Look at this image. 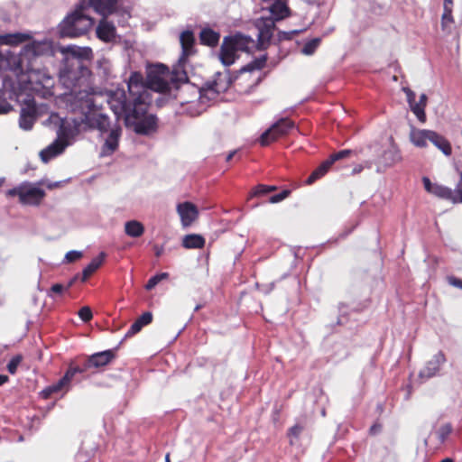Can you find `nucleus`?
Masks as SVG:
<instances>
[{
	"instance_id": "f257e3e1",
	"label": "nucleus",
	"mask_w": 462,
	"mask_h": 462,
	"mask_svg": "<svg viewBox=\"0 0 462 462\" xmlns=\"http://www.w3.org/2000/svg\"><path fill=\"white\" fill-rule=\"evenodd\" d=\"M49 51L46 42L34 41L23 48L19 57V66L23 71L19 79L21 88L42 98L53 96L55 84L53 77L39 62V58Z\"/></svg>"
},
{
	"instance_id": "f03ea898",
	"label": "nucleus",
	"mask_w": 462,
	"mask_h": 462,
	"mask_svg": "<svg viewBox=\"0 0 462 462\" xmlns=\"http://www.w3.org/2000/svg\"><path fill=\"white\" fill-rule=\"evenodd\" d=\"M129 101L133 105L134 118H140L152 102L151 90L141 72H132L127 82Z\"/></svg>"
},
{
	"instance_id": "7ed1b4c3",
	"label": "nucleus",
	"mask_w": 462,
	"mask_h": 462,
	"mask_svg": "<svg viewBox=\"0 0 462 462\" xmlns=\"http://www.w3.org/2000/svg\"><path fill=\"white\" fill-rule=\"evenodd\" d=\"M87 6L84 3L77 6L59 25L60 37L75 38L88 32L94 24V19L85 14Z\"/></svg>"
},
{
	"instance_id": "20e7f679",
	"label": "nucleus",
	"mask_w": 462,
	"mask_h": 462,
	"mask_svg": "<svg viewBox=\"0 0 462 462\" xmlns=\"http://www.w3.org/2000/svg\"><path fill=\"white\" fill-rule=\"evenodd\" d=\"M90 358L88 356L81 365H74L71 363L66 371L65 374L55 383L44 388L41 392V396L42 399H49L52 394L60 393L62 390H68L69 384L75 376L76 374H83L88 372V370L94 368L93 365L89 363Z\"/></svg>"
},
{
	"instance_id": "39448f33",
	"label": "nucleus",
	"mask_w": 462,
	"mask_h": 462,
	"mask_svg": "<svg viewBox=\"0 0 462 462\" xmlns=\"http://www.w3.org/2000/svg\"><path fill=\"white\" fill-rule=\"evenodd\" d=\"M248 40L241 34L226 36L223 39L219 60L224 66H231L239 57L237 52L247 49Z\"/></svg>"
},
{
	"instance_id": "423d86ee",
	"label": "nucleus",
	"mask_w": 462,
	"mask_h": 462,
	"mask_svg": "<svg viewBox=\"0 0 462 462\" xmlns=\"http://www.w3.org/2000/svg\"><path fill=\"white\" fill-rule=\"evenodd\" d=\"M7 197H18L19 202L24 206H39L46 196L44 189L25 181L6 191Z\"/></svg>"
},
{
	"instance_id": "0eeeda50",
	"label": "nucleus",
	"mask_w": 462,
	"mask_h": 462,
	"mask_svg": "<svg viewBox=\"0 0 462 462\" xmlns=\"http://www.w3.org/2000/svg\"><path fill=\"white\" fill-rule=\"evenodd\" d=\"M169 78V68L163 64H155L148 67L145 80L150 90L167 93L171 89Z\"/></svg>"
},
{
	"instance_id": "6e6552de",
	"label": "nucleus",
	"mask_w": 462,
	"mask_h": 462,
	"mask_svg": "<svg viewBox=\"0 0 462 462\" xmlns=\"http://www.w3.org/2000/svg\"><path fill=\"white\" fill-rule=\"evenodd\" d=\"M422 183L427 192L453 203H462V171L460 172V180L454 190L446 186L432 183L428 177L422 178Z\"/></svg>"
},
{
	"instance_id": "1a4fd4ad",
	"label": "nucleus",
	"mask_w": 462,
	"mask_h": 462,
	"mask_svg": "<svg viewBox=\"0 0 462 462\" xmlns=\"http://www.w3.org/2000/svg\"><path fill=\"white\" fill-rule=\"evenodd\" d=\"M295 124L292 120L285 117L281 118L273 124L268 130L263 132L260 136V143L262 146H267L271 143L275 142L281 137L287 135Z\"/></svg>"
},
{
	"instance_id": "9d476101",
	"label": "nucleus",
	"mask_w": 462,
	"mask_h": 462,
	"mask_svg": "<svg viewBox=\"0 0 462 462\" xmlns=\"http://www.w3.org/2000/svg\"><path fill=\"white\" fill-rule=\"evenodd\" d=\"M82 123L90 130H97L100 134L108 133L114 127V121L101 112L92 110L84 115Z\"/></svg>"
},
{
	"instance_id": "9b49d317",
	"label": "nucleus",
	"mask_w": 462,
	"mask_h": 462,
	"mask_svg": "<svg viewBox=\"0 0 462 462\" xmlns=\"http://www.w3.org/2000/svg\"><path fill=\"white\" fill-rule=\"evenodd\" d=\"M109 104L116 114L115 119H117V122H119V117L122 115L127 120L134 118V113L132 112L133 105L126 99L125 92H122L118 97H112Z\"/></svg>"
},
{
	"instance_id": "f8f14e48",
	"label": "nucleus",
	"mask_w": 462,
	"mask_h": 462,
	"mask_svg": "<svg viewBox=\"0 0 462 462\" xmlns=\"http://www.w3.org/2000/svg\"><path fill=\"white\" fill-rule=\"evenodd\" d=\"M121 135L122 126L119 122H117V119H115L114 127L108 131V135L102 146L103 155H111L117 150Z\"/></svg>"
},
{
	"instance_id": "ddd939ff",
	"label": "nucleus",
	"mask_w": 462,
	"mask_h": 462,
	"mask_svg": "<svg viewBox=\"0 0 462 462\" xmlns=\"http://www.w3.org/2000/svg\"><path fill=\"white\" fill-rule=\"evenodd\" d=\"M37 108L35 106V102L29 101L26 103L24 107H22L20 118H19V125L23 130H31L37 119Z\"/></svg>"
},
{
	"instance_id": "4468645a",
	"label": "nucleus",
	"mask_w": 462,
	"mask_h": 462,
	"mask_svg": "<svg viewBox=\"0 0 462 462\" xmlns=\"http://www.w3.org/2000/svg\"><path fill=\"white\" fill-rule=\"evenodd\" d=\"M84 4L87 8H93L103 18L114 14L117 8V0H88L87 4Z\"/></svg>"
},
{
	"instance_id": "2eb2a0df",
	"label": "nucleus",
	"mask_w": 462,
	"mask_h": 462,
	"mask_svg": "<svg viewBox=\"0 0 462 462\" xmlns=\"http://www.w3.org/2000/svg\"><path fill=\"white\" fill-rule=\"evenodd\" d=\"M177 211L184 226H190L199 217L197 207L189 201L180 203L177 206Z\"/></svg>"
},
{
	"instance_id": "dca6fc26",
	"label": "nucleus",
	"mask_w": 462,
	"mask_h": 462,
	"mask_svg": "<svg viewBox=\"0 0 462 462\" xmlns=\"http://www.w3.org/2000/svg\"><path fill=\"white\" fill-rule=\"evenodd\" d=\"M258 42L261 46H265L270 43L275 29V22L273 18H263L258 23Z\"/></svg>"
},
{
	"instance_id": "f3484780",
	"label": "nucleus",
	"mask_w": 462,
	"mask_h": 462,
	"mask_svg": "<svg viewBox=\"0 0 462 462\" xmlns=\"http://www.w3.org/2000/svg\"><path fill=\"white\" fill-rule=\"evenodd\" d=\"M180 42L181 45V55L179 59L180 63H186L188 58L192 55L194 51L195 37L191 31H184L180 33Z\"/></svg>"
},
{
	"instance_id": "a211bd4d",
	"label": "nucleus",
	"mask_w": 462,
	"mask_h": 462,
	"mask_svg": "<svg viewBox=\"0 0 462 462\" xmlns=\"http://www.w3.org/2000/svg\"><path fill=\"white\" fill-rule=\"evenodd\" d=\"M97 37L105 42H110L115 40L116 36V29L112 22H108L106 17L102 18L96 30Z\"/></svg>"
},
{
	"instance_id": "6ab92c4d",
	"label": "nucleus",
	"mask_w": 462,
	"mask_h": 462,
	"mask_svg": "<svg viewBox=\"0 0 462 462\" xmlns=\"http://www.w3.org/2000/svg\"><path fill=\"white\" fill-rule=\"evenodd\" d=\"M453 6V0L443 1V14L441 15L440 26L441 30L448 34L452 32V25L455 23Z\"/></svg>"
},
{
	"instance_id": "aec40b11",
	"label": "nucleus",
	"mask_w": 462,
	"mask_h": 462,
	"mask_svg": "<svg viewBox=\"0 0 462 462\" xmlns=\"http://www.w3.org/2000/svg\"><path fill=\"white\" fill-rule=\"evenodd\" d=\"M68 145L69 142H64L56 139L52 143H51L49 146H47L40 152L42 161L44 162H48L52 158L62 153Z\"/></svg>"
},
{
	"instance_id": "412c9836",
	"label": "nucleus",
	"mask_w": 462,
	"mask_h": 462,
	"mask_svg": "<svg viewBox=\"0 0 462 462\" xmlns=\"http://www.w3.org/2000/svg\"><path fill=\"white\" fill-rule=\"evenodd\" d=\"M429 142L439 149L445 156L449 157L452 154V145L450 142L438 132L431 130Z\"/></svg>"
},
{
	"instance_id": "4be33fe9",
	"label": "nucleus",
	"mask_w": 462,
	"mask_h": 462,
	"mask_svg": "<svg viewBox=\"0 0 462 462\" xmlns=\"http://www.w3.org/2000/svg\"><path fill=\"white\" fill-rule=\"evenodd\" d=\"M89 363L94 368H101L111 363L116 358V352L113 349H108L95 353L89 356Z\"/></svg>"
},
{
	"instance_id": "5701e85b",
	"label": "nucleus",
	"mask_w": 462,
	"mask_h": 462,
	"mask_svg": "<svg viewBox=\"0 0 462 462\" xmlns=\"http://www.w3.org/2000/svg\"><path fill=\"white\" fill-rule=\"evenodd\" d=\"M431 130L412 128L410 133V141L419 148H426L430 141Z\"/></svg>"
},
{
	"instance_id": "b1692460",
	"label": "nucleus",
	"mask_w": 462,
	"mask_h": 462,
	"mask_svg": "<svg viewBox=\"0 0 462 462\" xmlns=\"http://www.w3.org/2000/svg\"><path fill=\"white\" fill-rule=\"evenodd\" d=\"M146 113L140 118H134L139 120L135 125V132L141 134H148L151 131L155 130L157 125V118L154 116H145Z\"/></svg>"
},
{
	"instance_id": "393cba45",
	"label": "nucleus",
	"mask_w": 462,
	"mask_h": 462,
	"mask_svg": "<svg viewBox=\"0 0 462 462\" xmlns=\"http://www.w3.org/2000/svg\"><path fill=\"white\" fill-rule=\"evenodd\" d=\"M176 88L178 93L175 97L181 105L190 103L197 97V91L192 85H180L176 86Z\"/></svg>"
},
{
	"instance_id": "a878e982",
	"label": "nucleus",
	"mask_w": 462,
	"mask_h": 462,
	"mask_svg": "<svg viewBox=\"0 0 462 462\" xmlns=\"http://www.w3.org/2000/svg\"><path fill=\"white\" fill-rule=\"evenodd\" d=\"M72 54L76 57L75 61L71 66H76L77 69H80V74L84 76L88 73L89 70L87 67L83 66L81 59H88L92 53L90 48H72Z\"/></svg>"
},
{
	"instance_id": "bb28decb",
	"label": "nucleus",
	"mask_w": 462,
	"mask_h": 462,
	"mask_svg": "<svg viewBox=\"0 0 462 462\" xmlns=\"http://www.w3.org/2000/svg\"><path fill=\"white\" fill-rule=\"evenodd\" d=\"M152 314L149 311L143 313L130 327L125 334V337H131L139 333L142 328L152 323Z\"/></svg>"
},
{
	"instance_id": "cd10ccee",
	"label": "nucleus",
	"mask_w": 462,
	"mask_h": 462,
	"mask_svg": "<svg viewBox=\"0 0 462 462\" xmlns=\"http://www.w3.org/2000/svg\"><path fill=\"white\" fill-rule=\"evenodd\" d=\"M106 257V253L101 252L97 257L93 258L91 262L83 269L81 281L86 282L95 272H97L103 264Z\"/></svg>"
},
{
	"instance_id": "c85d7f7f",
	"label": "nucleus",
	"mask_w": 462,
	"mask_h": 462,
	"mask_svg": "<svg viewBox=\"0 0 462 462\" xmlns=\"http://www.w3.org/2000/svg\"><path fill=\"white\" fill-rule=\"evenodd\" d=\"M31 39V36L27 33L15 32V33H5L0 35L1 45L16 46L20 43L25 42Z\"/></svg>"
},
{
	"instance_id": "c756f323",
	"label": "nucleus",
	"mask_w": 462,
	"mask_h": 462,
	"mask_svg": "<svg viewBox=\"0 0 462 462\" xmlns=\"http://www.w3.org/2000/svg\"><path fill=\"white\" fill-rule=\"evenodd\" d=\"M219 39L220 34L210 28H205L199 33L200 43L208 47H216Z\"/></svg>"
},
{
	"instance_id": "7c9ffc66",
	"label": "nucleus",
	"mask_w": 462,
	"mask_h": 462,
	"mask_svg": "<svg viewBox=\"0 0 462 462\" xmlns=\"http://www.w3.org/2000/svg\"><path fill=\"white\" fill-rule=\"evenodd\" d=\"M145 228L138 220H129L125 223V233L129 237L138 238L144 234Z\"/></svg>"
},
{
	"instance_id": "2f4dec72",
	"label": "nucleus",
	"mask_w": 462,
	"mask_h": 462,
	"mask_svg": "<svg viewBox=\"0 0 462 462\" xmlns=\"http://www.w3.org/2000/svg\"><path fill=\"white\" fill-rule=\"evenodd\" d=\"M333 164L330 162L328 159L322 162L308 177V179L305 180L306 185H311L316 180L322 178L331 168Z\"/></svg>"
},
{
	"instance_id": "473e14b6",
	"label": "nucleus",
	"mask_w": 462,
	"mask_h": 462,
	"mask_svg": "<svg viewBox=\"0 0 462 462\" xmlns=\"http://www.w3.org/2000/svg\"><path fill=\"white\" fill-rule=\"evenodd\" d=\"M205 245V238L197 234L187 235L182 239V246L187 249H200Z\"/></svg>"
},
{
	"instance_id": "72a5a7b5",
	"label": "nucleus",
	"mask_w": 462,
	"mask_h": 462,
	"mask_svg": "<svg viewBox=\"0 0 462 462\" xmlns=\"http://www.w3.org/2000/svg\"><path fill=\"white\" fill-rule=\"evenodd\" d=\"M178 67L174 68L171 74L170 73V78L172 84H181L186 85L189 84V78L186 70L184 69L185 63H180L178 61Z\"/></svg>"
},
{
	"instance_id": "f704fd0d",
	"label": "nucleus",
	"mask_w": 462,
	"mask_h": 462,
	"mask_svg": "<svg viewBox=\"0 0 462 462\" xmlns=\"http://www.w3.org/2000/svg\"><path fill=\"white\" fill-rule=\"evenodd\" d=\"M222 74L218 73L217 78L208 85V88L216 93L225 92L229 87V81L222 79Z\"/></svg>"
},
{
	"instance_id": "c9c22d12",
	"label": "nucleus",
	"mask_w": 462,
	"mask_h": 462,
	"mask_svg": "<svg viewBox=\"0 0 462 462\" xmlns=\"http://www.w3.org/2000/svg\"><path fill=\"white\" fill-rule=\"evenodd\" d=\"M60 120V126L57 131V139L69 142V138L72 135V128L69 124H68L64 119Z\"/></svg>"
},
{
	"instance_id": "e433bc0d",
	"label": "nucleus",
	"mask_w": 462,
	"mask_h": 462,
	"mask_svg": "<svg viewBox=\"0 0 462 462\" xmlns=\"http://www.w3.org/2000/svg\"><path fill=\"white\" fill-rule=\"evenodd\" d=\"M305 430V425L296 423L287 430V437L291 446L295 445V440H298L302 431Z\"/></svg>"
},
{
	"instance_id": "4c0bfd02",
	"label": "nucleus",
	"mask_w": 462,
	"mask_h": 462,
	"mask_svg": "<svg viewBox=\"0 0 462 462\" xmlns=\"http://www.w3.org/2000/svg\"><path fill=\"white\" fill-rule=\"evenodd\" d=\"M409 106L420 123L426 122L427 116L425 113V107H424L423 104H419L418 102H414V103L411 104Z\"/></svg>"
},
{
	"instance_id": "58836bf2",
	"label": "nucleus",
	"mask_w": 462,
	"mask_h": 462,
	"mask_svg": "<svg viewBox=\"0 0 462 462\" xmlns=\"http://www.w3.org/2000/svg\"><path fill=\"white\" fill-rule=\"evenodd\" d=\"M169 278L168 273H161L158 274L153 275L151 277L147 283L145 284V289L147 291L152 290L159 282H161L162 280H166Z\"/></svg>"
},
{
	"instance_id": "ea45409f",
	"label": "nucleus",
	"mask_w": 462,
	"mask_h": 462,
	"mask_svg": "<svg viewBox=\"0 0 462 462\" xmlns=\"http://www.w3.org/2000/svg\"><path fill=\"white\" fill-rule=\"evenodd\" d=\"M67 291L65 285L61 283H55L47 291V296L55 299L57 296H62Z\"/></svg>"
},
{
	"instance_id": "a19ab883",
	"label": "nucleus",
	"mask_w": 462,
	"mask_h": 462,
	"mask_svg": "<svg viewBox=\"0 0 462 462\" xmlns=\"http://www.w3.org/2000/svg\"><path fill=\"white\" fill-rule=\"evenodd\" d=\"M266 63V58L262 57L254 60L252 62L248 63L242 69V71H253L254 69H262Z\"/></svg>"
},
{
	"instance_id": "79ce46f5",
	"label": "nucleus",
	"mask_w": 462,
	"mask_h": 462,
	"mask_svg": "<svg viewBox=\"0 0 462 462\" xmlns=\"http://www.w3.org/2000/svg\"><path fill=\"white\" fill-rule=\"evenodd\" d=\"M385 160L389 161L386 162L387 166H393V164L401 162L402 157L398 151L388 150L383 152Z\"/></svg>"
},
{
	"instance_id": "37998d69",
	"label": "nucleus",
	"mask_w": 462,
	"mask_h": 462,
	"mask_svg": "<svg viewBox=\"0 0 462 462\" xmlns=\"http://www.w3.org/2000/svg\"><path fill=\"white\" fill-rule=\"evenodd\" d=\"M446 357L443 352L439 351L438 354L434 356V360H432L434 366L433 372L427 373V377L433 376L439 370L441 364L445 363Z\"/></svg>"
},
{
	"instance_id": "c03bdc74",
	"label": "nucleus",
	"mask_w": 462,
	"mask_h": 462,
	"mask_svg": "<svg viewBox=\"0 0 462 462\" xmlns=\"http://www.w3.org/2000/svg\"><path fill=\"white\" fill-rule=\"evenodd\" d=\"M320 40L318 38L312 39L306 42L302 48V53L306 55H311L315 52L316 49L319 45Z\"/></svg>"
},
{
	"instance_id": "a18cd8bd",
	"label": "nucleus",
	"mask_w": 462,
	"mask_h": 462,
	"mask_svg": "<svg viewBox=\"0 0 462 462\" xmlns=\"http://www.w3.org/2000/svg\"><path fill=\"white\" fill-rule=\"evenodd\" d=\"M22 360H23V357L21 355H16L14 356H13L12 359L7 364V371L11 374H14L16 373L17 367L21 364Z\"/></svg>"
},
{
	"instance_id": "49530a36",
	"label": "nucleus",
	"mask_w": 462,
	"mask_h": 462,
	"mask_svg": "<svg viewBox=\"0 0 462 462\" xmlns=\"http://www.w3.org/2000/svg\"><path fill=\"white\" fill-rule=\"evenodd\" d=\"M352 153L351 150H341L339 152H334L330 154L328 158L332 164H334L337 161L348 157Z\"/></svg>"
},
{
	"instance_id": "de8ad7c7",
	"label": "nucleus",
	"mask_w": 462,
	"mask_h": 462,
	"mask_svg": "<svg viewBox=\"0 0 462 462\" xmlns=\"http://www.w3.org/2000/svg\"><path fill=\"white\" fill-rule=\"evenodd\" d=\"M78 315L79 317V319L84 321V322H88L92 319L93 318V314H92V310L88 306H84L82 307L79 312H78Z\"/></svg>"
},
{
	"instance_id": "09e8293b",
	"label": "nucleus",
	"mask_w": 462,
	"mask_h": 462,
	"mask_svg": "<svg viewBox=\"0 0 462 462\" xmlns=\"http://www.w3.org/2000/svg\"><path fill=\"white\" fill-rule=\"evenodd\" d=\"M266 189H267V185H264V184L256 185L254 188L252 189L250 195H249V199H251L253 197H259V196L268 194Z\"/></svg>"
},
{
	"instance_id": "8fccbe9b",
	"label": "nucleus",
	"mask_w": 462,
	"mask_h": 462,
	"mask_svg": "<svg viewBox=\"0 0 462 462\" xmlns=\"http://www.w3.org/2000/svg\"><path fill=\"white\" fill-rule=\"evenodd\" d=\"M291 194V190L289 189H283L282 192L278 193V194H275L273 196H272L270 199H269V202L270 203H278V202H281L282 201L283 199H285L286 198H288Z\"/></svg>"
},
{
	"instance_id": "3c124183",
	"label": "nucleus",
	"mask_w": 462,
	"mask_h": 462,
	"mask_svg": "<svg viewBox=\"0 0 462 462\" xmlns=\"http://www.w3.org/2000/svg\"><path fill=\"white\" fill-rule=\"evenodd\" d=\"M300 31L299 30H292L290 32H278V39L279 41H290L291 40L295 35H298Z\"/></svg>"
},
{
	"instance_id": "603ef678",
	"label": "nucleus",
	"mask_w": 462,
	"mask_h": 462,
	"mask_svg": "<svg viewBox=\"0 0 462 462\" xmlns=\"http://www.w3.org/2000/svg\"><path fill=\"white\" fill-rule=\"evenodd\" d=\"M452 426L450 423L444 424L439 430V439L445 440L448 436L452 432Z\"/></svg>"
},
{
	"instance_id": "864d4df0",
	"label": "nucleus",
	"mask_w": 462,
	"mask_h": 462,
	"mask_svg": "<svg viewBox=\"0 0 462 462\" xmlns=\"http://www.w3.org/2000/svg\"><path fill=\"white\" fill-rule=\"evenodd\" d=\"M82 257V253L79 251H69L66 254L65 258L68 263H73Z\"/></svg>"
},
{
	"instance_id": "5fc2aeb1",
	"label": "nucleus",
	"mask_w": 462,
	"mask_h": 462,
	"mask_svg": "<svg viewBox=\"0 0 462 462\" xmlns=\"http://www.w3.org/2000/svg\"><path fill=\"white\" fill-rule=\"evenodd\" d=\"M403 91L405 92L406 94V97H407V102L409 104V106L414 102H416V95L414 93V91H412L411 89H410L409 88H403Z\"/></svg>"
},
{
	"instance_id": "6e6d98bb",
	"label": "nucleus",
	"mask_w": 462,
	"mask_h": 462,
	"mask_svg": "<svg viewBox=\"0 0 462 462\" xmlns=\"http://www.w3.org/2000/svg\"><path fill=\"white\" fill-rule=\"evenodd\" d=\"M448 282L450 285L462 290V280L455 276L448 277Z\"/></svg>"
},
{
	"instance_id": "4d7b16f0",
	"label": "nucleus",
	"mask_w": 462,
	"mask_h": 462,
	"mask_svg": "<svg viewBox=\"0 0 462 462\" xmlns=\"http://www.w3.org/2000/svg\"><path fill=\"white\" fill-rule=\"evenodd\" d=\"M382 428L383 426L380 422H374L369 429V434L374 436L381 432Z\"/></svg>"
},
{
	"instance_id": "13d9d810",
	"label": "nucleus",
	"mask_w": 462,
	"mask_h": 462,
	"mask_svg": "<svg viewBox=\"0 0 462 462\" xmlns=\"http://www.w3.org/2000/svg\"><path fill=\"white\" fill-rule=\"evenodd\" d=\"M433 366H434V364L432 361H430L428 364H427V366L420 372V376H425L427 377V373L429 372H433Z\"/></svg>"
},
{
	"instance_id": "bf43d9fd",
	"label": "nucleus",
	"mask_w": 462,
	"mask_h": 462,
	"mask_svg": "<svg viewBox=\"0 0 462 462\" xmlns=\"http://www.w3.org/2000/svg\"><path fill=\"white\" fill-rule=\"evenodd\" d=\"M153 252H154V254H155L156 257L162 256V254L164 252L163 245H153Z\"/></svg>"
},
{
	"instance_id": "052dcab7",
	"label": "nucleus",
	"mask_w": 462,
	"mask_h": 462,
	"mask_svg": "<svg viewBox=\"0 0 462 462\" xmlns=\"http://www.w3.org/2000/svg\"><path fill=\"white\" fill-rule=\"evenodd\" d=\"M427 101H428V97H427V95L426 94H421L420 96V100H419V104H423L424 105V107H426L427 106Z\"/></svg>"
},
{
	"instance_id": "680f3d73",
	"label": "nucleus",
	"mask_w": 462,
	"mask_h": 462,
	"mask_svg": "<svg viewBox=\"0 0 462 462\" xmlns=\"http://www.w3.org/2000/svg\"><path fill=\"white\" fill-rule=\"evenodd\" d=\"M9 378L5 374H0V386L8 382Z\"/></svg>"
},
{
	"instance_id": "e2e57ef3",
	"label": "nucleus",
	"mask_w": 462,
	"mask_h": 462,
	"mask_svg": "<svg viewBox=\"0 0 462 462\" xmlns=\"http://www.w3.org/2000/svg\"><path fill=\"white\" fill-rule=\"evenodd\" d=\"M77 277H74L73 279H71L68 284L65 285V288H67V291H69V289L73 286L75 281H76Z\"/></svg>"
},
{
	"instance_id": "0e129e2a",
	"label": "nucleus",
	"mask_w": 462,
	"mask_h": 462,
	"mask_svg": "<svg viewBox=\"0 0 462 462\" xmlns=\"http://www.w3.org/2000/svg\"><path fill=\"white\" fill-rule=\"evenodd\" d=\"M236 152V151H233V152H229V153L227 154L226 158V161L227 162H230V161L232 160V158L235 156Z\"/></svg>"
},
{
	"instance_id": "69168bd1",
	"label": "nucleus",
	"mask_w": 462,
	"mask_h": 462,
	"mask_svg": "<svg viewBox=\"0 0 462 462\" xmlns=\"http://www.w3.org/2000/svg\"><path fill=\"white\" fill-rule=\"evenodd\" d=\"M267 189V192L270 193L272 191L276 190L277 187L276 186H269V185H267V189Z\"/></svg>"
},
{
	"instance_id": "338daca9",
	"label": "nucleus",
	"mask_w": 462,
	"mask_h": 462,
	"mask_svg": "<svg viewBox=\"0 0 462 462\" xmlns=\"http://www.w3.org/2000/svg\"><path fill=\"white\" fill-rule=\"evenodd\" d=\"M165 462H171L170 461V455L167 454L166 457H165Z\"/></svg>"
},
{
	"instance_id": "774afa93",
	"label": "nucleus",
	"mask_w": 462,
	"mask_h": 462,
	"mask_svg": "<svg viewBox=\"0 0 462 462\" xmlns=\"http://www.w3.org/2000/svg\"><path fill=\"white\" fill-rule=\"evenodd\" d=\"M53 116H55V118H59L57 115H51V117H53Z\"/></svg>"
}]
</instances>
